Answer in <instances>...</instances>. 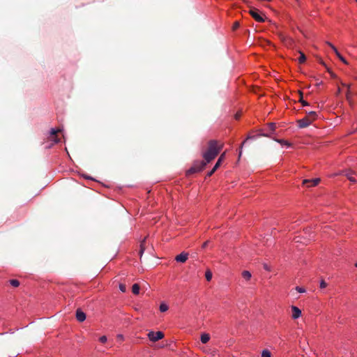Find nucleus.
<instances>
[{"instance_id":"f257e3e1","label":"nucleus","mask_w":357,"mask_h":357,"mask_svg":"<svg viewBox=\"0 0 357 357\" xmlns=\"http://www.w3.org/2000/svg\"><path fill=\"white\" fill-rule=\"evenodd\" d=\"M222 148V144L218 145V142L216 140H210L208 142V149L203 153V158L204 162L208 163L211 160L215 158L218 155L219 152Z\"/></svg>"},{"instance_id":"f03ea898","label":"nucleus","mask_w":357,"mask_h":357,"mask_svg":"<svg viewBox=\"0 0 357 357\" xmlns=\"http://www.w3.org/2000/svg\"><path fill=\"white\" fill-rule=\"evenodd\" d=\"M317 117L315 112H309L306 113V116L298 121V124L300 128H306L310 126Z\"/></svg>"},{"instance_id":"7ed1b4c3","label":"nucleus","mask_w":357,"mask_h":357,"mask_svg":"<svg viewBox=\"0 0 357 357\" xmlns=\"http://www.w3.org/2000/svg\"><path fill=\"white\" fill-rule=\"evenodd\" d=\"M206 165V162L204 161H195L192 166L186 172V176H189L191 174H195L202 171Z\"/></svg>"},{"instance_id":"20e7f679","label":"nucleus","mask_w":357,"mask_h":357,"mask_svg":"<svg viewBox=\"0 0 357 357\" xmlns=\"http://www.w3.org/2000/svg\"><path fill=\"white\" fill-rule=\"evenodd\" d=\"M148 337L149 339L152 342H156L159 340H161L164 337V334L161 331H150L148 333Z\"/></svg>"},{"instance_id":"39448f33","label":"nucleus","mask_w":357,"mask_h":357,"mask_svg":"<svg viewBox=\"0 0 357 357\" xmlns=\"http://www.w3.org/2000/svg\"><path fill=\"white\" fill-rule=\"evenodd\" d=\"M249 13L251 16L258 22H264V18H263L258 13V10L257 8L250 9Z\"/></svg>"},{"instance_id":"423d86ee","label":"nucleus","mask_w":357,"mask_h":357,"mask_svg":"<svg viewBox=\"0 0 357 357\" xmlns=\"http://www.w3.org/2000/svg\"><path fill=\"white\" fill-rule=\"evenodd\" d=\"M320 182V178H313V179H304L303 181V184L306 185L307 187L316 186Z\"/></svg>"},{"instance_id":"0eeeda50","label":"nucleus","mask_w":357,"mask_h":357,"mask_svg":"<svg viewBox=\"0 0 357 357\" xmlns=\"http://www.w3.org/2000/svg\"><path fill=\"white\" fill-rule=\"evenodd\" d=\"M188 257V254L187 252H183L180 255H177L175 257V260L177 262L184 263L187 261Z\"/></svg>"},{"instance_id":"6e6552de","label":"nucleus","mask_w":357,"mask_h":357,"mask_svg":"<svg viewBox=\"0 0 357 357\" xmlns=\"http://www.w3.org/2000/svg\"><path fill=\"white\" fill-rule=\"evenodd\" d=\"M61 130H56L52 128L50 131V137L52 141L54 142V143H59L60 142V139L57 137V133H59Z\"/></svg>"},{"instance_id":"1a4fd4ad","label":"nucleus","mask_w":357,"mask_h":357,"mask_svg":"<svg viewBox=\"0 0 357 357\" xmlns=\"http://www.w3.org/2000/svg\"><path fill=\"white\" fill-rule=\"evenodd\" d=\"M327 44L332 48V50L334 51L337 56L345 64H347V61L345 60V59L340 54V52L337 51V48L331 43L327 42Z\"/></svg>"},{"instance_id":"9d476101","label":"nucleus","mask_w":357,"mask_h":357,"mask_svg":"<svg viewBox=\"0 0 357 357\" xmlns=\"http://www.w3.org/2000/svg\"><path fill=\"white\" fill-rule=\"evenodd\" d=\"M76 319L79 322H82L86 319V314L81 309L76 310Z\"/></svg>"},{"instance_id":"9b49d317","label":"nucleus","mask_w":357,"mask_h":357,"mask_svg":"<svg viewBox=\"0 0 357 357\" xmlns=\"http://www.w3.org/2000/svg\"><path fill=\"white\" fill-rule=\"evenodd\" d=\"M291 310H292V318L296 319L301 317V310L296 307V306H291Z\"/></svg>"},{"instance_id":"f8f14e48","label":"nucleus","mask_w":357,"mask_h":357,"mask_svg":"<svg viewBox=\"0 0 357 357\" xmlns=\"http://www.w3.org/2000/svg\"><path fill=\"white\" fill-rule=\"evenodd\" d=\"M210 340V335L208 333H203L201 335V342L203 344H206Z\"/></svg>"},{"instance_id":"ddd939ff","label":"nucleus","mask_w":357,"mask_h":357,"mask_svg":"<svg viewBox=\"0 0 357 357\" xmlns=\"http://www.w3.org/2000/svg\"><path fill=\"white\" fill-rule=\"evenodd\" d=\"M241 275L246 281H249L252 277L251 273L248 271H243Z\"/></svg>"},{"instance_id":"4468645a","label":"nucleus","mask_w":357,"mask_h":357,"mask_svg":"<svg viewBox=\"0 0 357 357\" xmlns=\"http://www.w3.org/2000/svg\"><path fill=\"white\" fill-rule=\"evenodd\" d=\"M225 152L222 153L221 155L220 156V158H218V161L216 162L215 165V169H218L222 161L225 159Z\"/></svg>"},{"instance_id":"2eb2a0df","label":"nucleus","mask_w":357,"mask_h":357,"mask_svg":"<svg viewBox=\"0 0 357 357\" xmlns=\"http://www.w3.org/2000/svg\"><path fill=\"white\" fill-rule=\"evenodd\" d=\"M355 173L351 171H349L345 174V176L347 177V178L352 183H356V180L352 176V174H354Z\"/></svg>"},{"instance_id":"dca6fc26","label":"nucleus","mask_w":357,"mask_h":357,"mask_svg":"<svg viewBox=\"0 0 357 357\" xmlns=\"http://www.w3.org/2000/svg\"><path fill=\"white\" fill-rule=\"evenodd\" d=\"M140 287L138 284H134L132 287V291L134 294H138L139 292Z\"/></svg>"},{"instance_id":"f3484780","label":"nucleus","mask_w":357,"mask_h":357,"mask_svg":"<svg viewBox=\"0 0 357 357\" xmlns=\"http://www.w3.org/2000/svg\"><path fill=\"white\" fill-rule=\"evenodd\" d=\"M299 53H300V56L298 58V62L300 63H303L306 60V56L303 52H300Z\"/></svg>"},{"instance_id":"a211bd4d","label":"nucleus","mask_w":357,"mask_h":357,"mask_svg":"<svg viewBox=\"0 0 357 357\" xmlns=\"http://www.w3.org/2000/svg\"><path fill=\"white\" fill-rule=\"evenodd\" d=\"M212 272L209 269H208L205 273L206 280L210 281L212 279Z\"/></svg>"},{"instance_id":"6ab92c4d","label":"nucleus","mask_w":357,"mask_h":357,"mask_svg":"<svg viewBox=\"0 0 357 357\" xmlns=\"http://www.w3.org/2000/svg\"><path fill=\"white\" fill-rule=\"evenodd\" d=\"M261 357H271V353L268 349H264L261 352Z\"/></svg>"},{"instance_id":"aec40b11","label":"nucleus","mask_w":357,"mask_h":357,"mask_svg":"<svg viewBox=\"0 0 357 357\" xmlns=\"http://www.w3.org/2000/svg\"><path fill=\"white\" fill-rule=\"evenodd\" d=\"M299 95H300V100H299V101L301 102L302 105H303V106H307V105H309V104H308V102H306V101H305V100L303 99V93H302L301 91H299Z\"/></svg>"},{"instance_id":"412c9836","label":"nucleus","mask_w":357,"mask_h":357,"mask_svg":"<svg viewBox=\"0 0 357 357\" xmlns=\"http://www.w3.org/2000/svg\"><path fill=\"white\" fill-rule=\"evenodd\" d=\"M168 306L165 303H161L160 305V310L162 312H165L168 310Z\"/></svg>"},{"instance_id":"4be33fe9","label":"nucleus","mask_w":357,"mask_h":357,"mask_svg":"<svg viewBox=\"0 0 357 357\" xmlns=\"http://www.w3.org/2000/svg\"><path fill=\"white\" fill-rule=\"evenodd\" d=\"M277 142H279L282 145H285V146H291V144L289 142H287V141H286L284 139H278V140H277Z\"/></svg>"},{"instance_id":"5701e85b","label":"nucleus","mask_w":357,"mask_h":357,"mask_svg":"<svg viewBox=\"0 0 357 357\" xmlns=\"http://www.w3.org/2000/svg\"><path fill=\"white\" fill-rule=\"evenodd\" d=\"M10 284L15 287H17L20 285V282L17 280H10Z\"/></svg>"},{"instance_id":"b1692460","label":"nucleus","mask_w":357,"mask_h":357,"mask_svg":"<svg viewBox=\"0 0 357 357\" xmlns=\"http://www.w3.org/2000/svg\"><path fill=\"white\" fill-rule=\"evenodd\" d=\"M239 26H240V23H239V22L236 21V22L234 23L233 26H232V29H233V31L236 30L237 29H238V28H239Z\"/></svg>"},{"instance_id":"393cba45","label":"nucleus","mask_w":357,"mask_h":357,"mask_svg":"<svg viewBox=\"0 0 357 357\" xmlns=\"http://www.w3.org/2000/svg\"><path fill=\"white\" fill-rule=\"evenodd\" d=\"M145 239H144V241L141 243V245H140V251H139V254L140 255L142 256V253L144 252V250H145V248L144 246V242Z\"/></svg>"},{"instance_id":"a878e982","label":"nucleus","mask_w":357,"mask_h":357,"mask_svg":"<svg viewBox=\"0 0 357 357\" xmlns=\"http://www.w3.org/2000/svg\"><path fill=\"white\" fill-rule=\"evenodd\" d=\"M268 128L271 131H274L276 128V126L274 123H268Z\"/></svg>"},{"instance_id":"bb28decb","label":"nucleus","mask_w":357,"mask_h":357,"mask_svg":"<svg viewBox=\"0 0 357 357\" xmlns=\"http://www.w3.org/2000/svg\"><path fill=\"white\" fill-rule=\"evenodd\" d=\"M119 289H120L122 292H126V284H119Z\"/></svg>"},{"instance_id":"cd10ccee","label":"nucleus","mask_w":357,"mask_h":357,"mask_svg":"<svg viewBox=\"0 0 357 357\" xmlns=\"http://www.w3.org/2000/svg\"><path fill=\"white\" fill-rule=\"evenodd\" d=\"M296 290L299 293L305 292V289H304L303 287H296Z\"/></svg>"},{"instance_id":"c85d7f7f","label":"nucleus","mask_w":357,"mask_h":357,"mask_svg":"<svg viewBox=\"0 0 357 357\" xmlns=\"http://www.w3.org/2000/svg\"><path fill=\"white\" fill-rule=\"evenodd\" d=\"M327 283L324 280H321L320 282V287L321 289L326 287Z\"/></svg>"},{"instance_id":"c756f323","label":"nucleus","mask_w":357,"mask_h":357,"mask_svg":"<svg viewBox=\"0 0 357 357\" xmlns=\"http://www.w3.org/2000/svg\"><path fill=\"white\" fill-rule=\"evenodd\" d=\"M100 341L102 342V343H105L107 341V337L103 335L102 337H100Z\"/></svg>"},{"instance_id":"7c9ffc66","label":"nucleus","mask_w":357,"mask_h":357,"mask_svg":"<svg viewBox=\"0 0 357 357\" xmlns=\"http://www.w3.org/2000/svg\"><path fill=\"white\" fill-rule=\"evenodd\" d=\"M343 85H344V86H346L348 88V89H349V85H346V84H343ZM347 98L348 100H349V90L347 91Z\"/></svg>"},{"instance_id":"2f4dec72","label":"nucleus","mask_w":357,"mask_h":357,"mask_svg":"<svg viewBox=\"0 0 357 357\" xmlns=\"http://www.w3.org/2000/svg\"><path fill=\"white\" fill-rule=\"evenodd\" d=\"M208 243H209V241H206V242H204V243H203V245H202V248L203 249L206 248V246L208 245Z\"/></svg>"},{"instance_id":"473e14b6","label":"nucleus","mask_w":357,"mask_h":357,"mask_svg":"<svg viewBox=\"0 0 357 357\" xmlns=\"http://www.w3.org/2000/svg\"><path fill=\"white\" fill-rule=\"evenodd\" d=\"M245 141L243 142V144H242V145H241V150H240L239 155H238V156H239V158L241 157V154H242V150H241V149H242L243 145L245 144Z\"/></svg>"},{"instance_id":"72a5a7b5","label":"nucleus","mask_w":357,"mask_h":357,"mask_svg":"<svg viewBox=\"0 0 357 357\" xmlns=\"http://www.w3.org/2000/svg\"><path fill=\"white\" fill-rule=\"evenodd\" d=\"M213 174V173H212V172L210 171L209 172H208V174H207L206 176L210 177V176H211Z\"/></svg>"},{"instance_id":"f704fd0d","label":"nucleus","mask_w":357,"mask_h":357,"mask_svg":"<svg viewBox=\"0 0 357 357\" xmlns=\"http://www.w3.org/2000/svg\"><path fill=\"white\" fill-rule=\"evenodd\" d=\"M240 116H241V115H240L239 114H238V113H237V114H236V115H235V119H238L240 118Z\"/></svg>"},{"instance_id":"c9c22d12","label":"nucleus","mask_w":357,"mask_h":357,"mask_svg":"<svg viewBox=\"0 0 357 357\" xmlns=\"http://www.w3.org/2000/svg\"><path fill=\"white\" fill-rule=\"evenodd\" d=\"M117 338L121 340H123V335H119L117 336Z\"/></svg>"},{"instance_id":"e433bc0d","label":"nucleus","mask_w":357,"mask_h":357,"mask_svg":"<svg viewBox=\"0 0 357 357\" xmlns=\"http://www.w3.org/2000/svg\"><path fill=\"white\" fill-rule=\"evenodd\" d=\"M217 169H215V166L213 167V168L211 170V172L212 173H214L215 171H216Z\"/></svg>"},{"instance_id":"4c0bfd02","label":"nucleus","mask_w":357,"mask_h":357,"mask_svg":"<svg viewBox=\"0 0 357 357\" xmlns=\"http://www.w3.org/2000/svg\"><path fill=\"white\" fill-rule=\"evenodd\" d=\"M217 169H215V166L213 167V168L211 170V172L212 173H214L215 171H216Z\"/></svg>"},{"instance_id":"58836bf2","label":"nucleus","mask_w":357,"mask_h":357,"mask_svg":"<svg viewBox=\"0 0 357 357\" xmlns=\"http://www.w3.org/2000/svg\"><path fill=\"white\" fill-rule=\"evenodd\" d=\"M340 92H341V90H340V88H338L337 91V94L340 93Z\"/></svg>"},{"instance_id":"ea45409f","label":"nucleus","mask_w":357,"mask_h":357,"mask_svg":"<svg viewBox=\"0 0 357 357\" xmlns=\"http://www.w3.org/2000/svg\"><path fill=\"white\" fill-rule=\"evenodd\" d=\"M322 65H325L324 62V61H321L320 62Z\"/></svg>"},{"instance_id":"a19ab883","label":"nucleus","mask_w":357,"mask_h":357,"mask_svg":"<svg viewBox=\"0 0 357 357\" xmlns=\"http://www.w3.org/2000/svg\"><path fill=\"white\" fill-rule=\"evenodd\" d=\"M253 137L248 136L247 139L252 138Z\"/></svg>"},{"instance_id":"79ce46f5","label":"nucleus","mask_w":357,"mask_h":357,"mask_svg":"<svg viewBox=\"0 0 357 357\" xmlns=\"http://www.w3.org/2000/svg\"><path fill=\"white\" fill-rule=\"evenodd\" d=\"M265 269L268 270V268L266 266H264Z\"/></svg>"},{"instance_id":"37998d69","label":"nucleus","mask_w":357,"mask_h":357,"mask_svg":"<svg viewBox=\"0 0 357 357\" xmlns=\"http://www.w3.org/2000/svg\"><path fill=\"white\" fill-rule=\"evenodd\" d=\"M321 84V82L317 83V85L318 86V85H320Z\"/></svg>"},{"instance_id":"c03bdc74","label":"nucleus","mask_w":357,"mask_h":357,"mask_svg":"<svg viewBox=\"0 0 357 357\" xmlns=\"http://www.w3.org/2000/svg\"><path fill=\"white\" fill-rule=\"evenodd\" d=\"M355 266L357 267V262L355 264Z\"/></svg>"},{"instance_id":"a18cd8bd","label":"nucleus","mask_w":357,"mask_h":357,"mask_svg":"<svg viewBox=\"0 0 357 357\" xmlns=\"http://www.w3.org/2000/svg\"><path fill=\"white\" fill-rule=\"evenodd\" d=\"M297 1H298V0H296Z\"/></svg>"}]
</instances>
